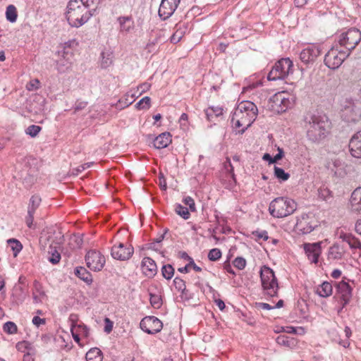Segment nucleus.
Segmentation results:
<instances>
[{
  "label": "nucleus",
  "mask_w": 361,
  "mask_h": 361,
  "mask_svg": "<svg viewBox=\"0 0 361 361\" xmlns=\"http://www.w3.org/2000/svg\"><path fill=\"white\" fill-rule=\"evenodd\" d=\"M221 257V252L218 248L212 249L208 254V258L210 261H216Z\"/></svg>",
  "instance_id": "nucleus-48"
},
{
  "label": "nucleus",
  "mask_w": 361,
  "mask_h": 361,
  "mask_svg": "<svg viewBox=\"0 0 361 361\" xmlns=\"http://www.w3.org/2000/svg\"><path fill=\"white\" fill-rule=\"evenodd\" d=\"M85 262L88 268L92 271H99L103 269L106 260L99 252L90 250L85 256Z\"/></svg>",
  "instance_id": "nucleus-9"
},
{
  "label": "nucleus",
  "mask_w": 361,
  "mask_h": 361,
  "mask_svg": "<svg viewBox=\"0 0 361 361\" xmlns=\"http://www.w3.org/2000/svg\"><path fill=\"white\" fill-rule=\"evenodd\" d=\"M175 212L177 214L185 220L188 219L190 216L188 209L181 205L180 204H176L175 205Z\"/></svg>",
  "instance_id": "nucleus-39"
},
{
  "label": "nucleus",
  "mask_w": 361,
  "mask_h": 361,
  "mask_svg": "<svg viewBox=\"0 0 361 361\" xmlns=\"http://www.w3.org/2000/svg\"><path fill=\"white\" fill-rule=\"evenodd\" d=\"M321 54V50L316 45H310L300 54V60L305 63L313 62Z\"/></svg>",
  "instance_id": "nucleus-15"
},
{
  "label": "nucleus",
  "mask_w": 361,
  "mask_h": 361,
  "mask_svg": "<svg viewBox=\"0 0 361 361\" xmlns=\"http://www.w3.org/2000/svg\"><path fill=\"white\" fill-rule=\"evenodd\" d=\"M165 233H166L160 235L159 237L155 238L154 241L151 243V247H152L154 250H157V247H156V245L161 243L164 240Z\"/></svg>",
  "instance_id": "nucleus-60"
},
{
  "label": "nucleus",
  "mask_w": 361,
  "mask_h": 361,
  "mask_svg": "<svg viewBox=\"0 0 361 361\" xmlns=\"http://www.w3.org/2000/svg\"><path fill=\"white\" fill-rule=\"evenodd\" d=\"M46 322L44 319H42L38 316H35L32 319V324L36 326H39L41 324H44Z\"/></svg>",
  "instance_id": "nucleus-61"
},
{
  "label": "nucleus",
  "mask_w": 361,
  "mask_h": 361,
  "mask_svg": "<svg viewBox=\"0 0 361 361\" xmlns=\"http://www.w3.org/2000/svg\"><path fill=\"white\" fill-rule=\"evenodd\" d=\"M328 121L320 116H311L307 126V137L313 143H319L327 133Z\"/></svg>",
  "instance_id": "nucleus-2"
},
{
  "label": "nucleus",
  "mask_w": 361,
  "mask_h": 361,
  "mask_svg": "<svg viewBox=\"0 0 361 361\" xmlns=\"http://www.w3.org/2000/svg\"><path fill=\"white\" fill-rule=\"evenodd\" d=\"M74 326H75V331L79 334H81L82 336H83L85 337H88V336H89V329L87 327V326H85L83 324H77L75 322H74Z\"/></svg>",
  "instance_id": "nucleus-47"
},
{
  "label": "nucleus",
  "mask_w": 361,
  "mask_h": 361,
  "mask_svg": "<svg viewBox=\"0 0 361 361\" xmlns=\"http://www.w3.org/2000/svg\"><path fill=\"white\" fill-rule=\"evenodd\" d=\"M233 264L235 267L240 270H242L246 266V260L242 257H238L234 259Z\"/></svg>",
  "instance_id": "nucleus-52"
},
{
  "label": "nucleus",
  "mask_w": 361,
  "mask_h": 361,
  "mask_svg": "<svg viewBox=\"0 0 361 361\" xmlns=\"http://www.w3.org/2000/svg\"><path fill=\"white\" fill-rule=\"evenodd\" d=\"M205 114L208 121H212L214 116L218 117L223 114V109L220 106H211L207 109Z\"/></svg>",
  "instance_id": "nucleus-31"
},
{
  "label": "nucleus",
  "mask_w": 361,
  "mask_h": 361,
  "mask_svg": "<svg viewBox=\"0 0 361 361\" xmlns=\"http://www.w3.org/2000/svg\"><path fill=\"white\" fill-rule=\"evenodd\" d=\"M87 104V103L86 102H77L74 107L75 111L76 112V111L83 109L84 108L86 107Z\"/></svg>",
  "instance_id": "nucleus-64"
},
{
  "label": "nucleus",
  "mask_w": 361,
  "mask_h": 361,
  "mask_svg": "<svg viewBox=\"0 0 361 361\" xmlns=\"http://www.w3.org/2000/svg\"><path fill=\"white\" fill-rule=\"evenodd\" d=\"M336 293L342 301L343 307L349 303L352 297V288L348 283L342 281L336 283Z\"/></svg>",
  "instance_id": "nucleus-14"
},
{
  "label": "nucleus",
  "mask_w": 361,
  "mask_h": 361,
  "mask_svg": "<svg viewBox=\"0 0 361 361\" xmlns=\"http://www.w3.org/2000/svg\"><path fill=\"white\" fill-rule=\"evenodd\" d=\"M79 1L82 6L85 7L86 10H92L93 15L100 4V0H79Z\"/></svg>",
  "instance_id": "nucleus-35"
},
{
  "label": "nucleus",
  "mask_w": 361,
  "mask_h": 361,
  "mask_svg": "<svg viewBox=\"0 0 361 361\" xmlns=\"http://www.w3.org/2000/svg\"><path fill=\"white\" fill-rule=\"evenodd\" d=\"M349 208L353 213L361 214V187L357 188L352 192Z\"/></svg>",
  "instance_id": "nucleus-18"
},
{
  "label": "nucleus",
  "mask_w": 361,
  "mask_h": 361,
  "mask_svg": "<svg viewBox=\"0 0 361 361\" xmlns=\"http://www.w3.org/2000/svg\"><path fill=\"white\" fill-rule=\"evenodd\" d=\"M274 176L276 178L283 181L287 180L290 177L289 173L285 172L283 169L276 166H274Z\"/></svg>",
  "instance_id": "nucleus-41"
},
{
  "label": "nucleus",
  "mask_w": 361,
  "mask_h": 361,
  "mask_svg": "<svg viewBox=\"0 0 361 361\" xmlns=\"http://www.w3.org/2000/svg\"><path fill=\"white\" fill-rule=\"evenodd\" d=\"M49 261L53 264H56L59 262L61 259V255L59 251L56 250V247L50 246L48 251Z\"/></svg>",
  "instance_id": "nucleus-34"
},
{
  "label": "nucleus",
  "mask_w": 361,
  "mask_h": 361,
  "mask_svg": "<svg viewBox=\"0 0 361 361\" xmlns=\"http://www.w3.org/2000/svg\"><path fill=\"white\" fill-rule=\"evenodd\" d=\"M34 214L32 213H27V215L25 217V224L28 228L31 229L35 228V224H34Z\"/></svg>",
  "instance_id": "nucleus-55"
},
{
  "label": "nucleus",
  "mask_w": 361,
  "mask_h": 361,
  "mask_svg": "<svg viewBox=\"0 0 361 361\" xmlns=\"http://www.w3.org/2000/svg\"><path fill=\"white\" fill-rule=\"evenodd\" d=\"M93 16L92 10H86L79 0H71L67 6L66 18L72 27H79Z\"/></svg>",
  "instance_id": "nucleus-1"
},
{
  "label": "nucleus",
  "mask_w": 361,
  "mask_h": 361,
  "mask_svg": "<svg viewBox=\"0 0 361 361\" xmlns=\"http://www.w3.org/2000/svg\"><path fill=\"white\" fill-rule=\"evenodd\" d=\"M87 361H102V353L97 348H91L86 353Z\"/></svg>",
  "instance_id": "nucleus-29"
},
{
  "label": "nucleus",
  "mask_w": 361,
  "mask_h": 361,
  "mask_svg": "<svg viewBox=\"0 0 361 361\" xmlns=\"http://www.w3.org/2000/svg\"><path fill=\"white\" fill-rule=\"evenodd\" d=\"M271 102L272 110L279 114L285 112L291 105V102L285 92L275 94Z\"/></svg>",
  "instance_id": "nucleus-10"
},
{
  "label": "nucleus",
  "mask_w": 361,
  "mask_h": 361,
  "mask_svg": "<svg viewBox=\"0 0 361 361\" xmlns=\"http://www.w3.org/2000/svg\"><path fill=\"white\" fill-rule=\"evenodd\" d=\"M293 73V63L289 58L279 60L267 75L269 80H283Z\"/></svg>",
  "instance_id": "nucleus-5"
},
{
  "label": "nucleus",
  "mask_w": 361,
  "mask_h": 361,
  "mask_svg": "<svg viewBox=\"0 0 361 361\" xmlns=\"http://www.w3.org/2000/svg\"><path fill=\"white\" fill-rule=\"evenodd\" d=\"M74 274L76 276L84 281L87 284H90L92 282V274L85 267H76L75 269Z\"/></svg>",
  "instance_id": "nucleus-26"
},
{
  "label": "nucleus",
  "mask_w": 361,
  "mask_h": 361,
  "mask_svg": "<svg viewBox=\"0 0 361 361\" xmlns=\"http://www.w3.org/2000/svg\"><path fill=\"white\" fill-rule=\"evenodd\" d=\"M161 274L166 279H171L174 274V269L171 264L164 265L161 268Z\"/></svg>",
  "instance_id": "nucleus-40"
},
{
  "label": "nucleus",
  "mask_w": 361,
  "mask_h": 361,
  "mask_svg": "<svg viewBox=\"0 0 361 361\" xmlns=\"http://www.w3.org/2000/svg\"><path fill=\"white\" fill-rule=\"evenodd\" d=\"M242 111V113H247L251 114L252 116H257L258 109L257 106L250 101H243L237 106L236 109Z\"/></svg>",
  "instance_id": "nucleus-22"
},
{
  "label": "nucleus",
  "mask_w": 361,
  "mask_h": 361,
  "mask_svg": "<svg viewBox=\"0 0 361 361\" xmlns=\"http://www.w3.org/2000/svg\"><path fill=\"white\" fill-rule=\"evenodd\" d=\"M183 36V32L181 30H176L171 37V42L176 44L180 41Z\"/></svg>",
  "instance_id": "nucleus-53"
},
{
  "label": "nucleus",
  "mask_w": 361,
  "mask_h": 361,
  "mask_svg": "<svg viewBox=\"0 0 361 361\" xmlns=\"http://www.w3.org/2000/svg\"><path fill=\"white\" fill-rule=\"evenodd\" d=\"M256 307H258V308H261V309H264V310H273L274 309V306H271L269 304L265 303V302H258V303H256Z\"/></svg>",
  "instance_id": "nucleus-62"
},
{
  "label": "nucleus",
  "mask_w": 361,
  "mask_h": 361,
  "mask_svg": "<svg viewBox=\"0 0 361 361\" xmlns=\"http://www.w3.org/2000/svg\"><path fill=\"white\" fill-rule=\"evenodd\" d=\"M329 255L334 259H341L343 256V254L339 250L338 246L334 245L330 247Z\"/></svg>",
  "instance_id": "nucleus-50"
},
{
  "label": "nucleus",
  "mask_w": 361,
  "mask_h": 361,
  "mask_svg": "<svg viewBox=\"0 0 361 361\" xmlns=\"http://www.w3.org/2000/svg\"><path fill=\"white\" fill-rule=\"evenodd\" d=\"M361 41V32L357 28H350L343 32L338 37V44L346 49V52H351Z\"/></svg>",
  "instance_id": "nucleus-6"
},
{
  "label": "nucleus",
  "mask_w": 361,
  "mask_h": 361,
  "mask_svg": "<svg viewBox=\"0 0 361 361\" xmlns=\"http://www.w3.org/2000/svg\"><path fill=\"white\" fill-rule=\"evenodd\" d=\"M142 270L143 274L152 278L156 275L157 272V267L155 262L150 257H144L142 261Z\"/></svg>",
  "instance_id": "nucleus-19"
},
{
  "label": "nucleus",
  "mask_w": 361,
  "mask_h": 361,
  "mask_svg": "<svg viewBox=\"0 0 361 361\" xmlns=\"http://www.w3.org/2000/svg\"><path fill=\"white\" fill-rule=\"evenodd\" d=\"M101 56V66L103 68H108L113 62V53L110 51H105L102 52Z\"/></svg>",
  "instance_id": "nucleus-33"
},
{
  "label": "nucleus",
  "mask_w": 361,
  "mask_h": 361,
  "mask_svg": "<svg viewBox=\"0 0 361 361\" xmlns=\"http://www.w3.org/2000/svg\"><path fill=\"white\" fill-rule=\"evenodd\" d=\"M340 238L344 242H346L350 247L353 250H358L359 255H361V243L360 241L350 233H342Z\"/></svg>",
  "instance_id": "nucleus-23"
},
{
  "label": "nucleus",
  "mask_w": 361,
  "mask_h": 361,
  "mask_svg": "<svg viewBox=\"0 0 361 361\" xmlns=\"http://www.w3.org/2000/svg\"><path fill=\"white\" fill-rule=\"evenodd\" d=\"M4 331L8 334H16L18 331L17 326L13 322H7L3 326Z\"/></svg>",
  "instance_id": "nucleus-42"
},
{
  "label": "nucleus",
  "mask_w": 361,
  "mask_h": 361,
  "mask_svg": "<svg viewBox=\"0 0 361 361\" xmlns=\"http://www.w3.org/2000/svg\"><path fill=\"white\" fill-rule=\"evenodd\" d=\"M45 297V293L43 290L42 284L35 281L33 283L32 298L35 303L42 302V299Z\"/></svg>",
  "instance_id": "nucleus-24"
},
{
  "label": "nucleus",
  "mask_w": 361,
  "mask_h": 361,
  "mask_svg": "<svg viewBox=\"0 0 361 361\" xmlns=\"http://www.w3.org/2000/svg\"><path fill=\"white\" fill-rule=\"evenodd\" d=\"M150 298V304L154 308H159L161 306V298L159 295L150 293L149 294Z\"/></svg>",
  "instance_id": "nucleus-46"
},
{
  "label": "nucleus",
  "mask_w": 361,
  "mask_h": 361,
  "mask_svg": "<svg viewBox=\"0 0 361 361\" xmlns=\"http://www.w3.org/2000/svg\"><path fill=\"white\" fill-rule=\"evenodd\" d=\"M140 328L148 334H155L159 332L162 327V322L154 316H147L140 322Z\"/></svg>",
  "instance_id": "nucleus-12"
},
{
  "label": "nucleus",
  "mask_w": 361,
  "mask_h": 361,
  "mask_svg": "<svg viewBox=\"0 0 361 361\" xmlns=\"http://www.w3.org/2000/svg\"><path fill=\"white\" fill-rule=\"evenodd\" d=\"M173 283H174L175 288L178 291H181L182 293H184V291L185 290V288H186V286H185V281L182 279L179 278V277H176L173 280Z\"/></svg>",
  "instance_id": "nucleus-49"
},
{
  "label": "nucleus",
  "mask_w": 361,
  "mask_h": 361,
  "mask_svg": "<svg viewBox=\"0 0 361 361\" xmlns=\"http://www.w3.org/2000/svg\"><path fill=\"white\" fill-rule=\"evenodd\" d=\"M332 290V285L324 281L317 288V293L321 297L326 298L331 295Z\"/></svg>",
  "instance_id": "nucleus-27"
},
{
  "label": "nucleus",
  "mask_w": 361,
  "mask_h": 361,
  "mask_svg": "<svg viewBox=\"0 0 361 361\" xmlns=\"http://www.w3.org/2000/svg\"><path fill=\"white\" fill-rule=\"evenodd\" d=\"M349 149L353 157L361 158V130L355 133L351 137Z\"/></svg>",
  "instance_id": "nucleus-17"
},
{
  "label": "nucleus",
  "mask_w": 361,
  "mask_h": 361,
  "mask_svg": "<svg viewBox=\"0 0 361 361\" xmlns=\"http://www.w3.org/2000/svg\"><path fill=\"white\" fill-rule=\"evenodd\" d=\"M6 19L11 23H14L16 21L18 14L16 8L14 5L11 4L7 6L6 11Z\"/></svg>",
  "instance_id": "nucleus-36"
},
{
  "label": "nucleus",
  "mask_w": 361,
  "mask_h": 361,
  "mask_svg": "<svg viewBox=\"0 0 361 361\" xmlns=\"http://www.w3.org/2000/svg\"><path fill=\"white\" fill-rule=\"evenodd\" d=\"M118 20L120 23L121 30L125 32H129L133 27V22L130 17L123 16L119 17Z\"/></svg>",
  "instance_id": "nucleus-30"
},
{
  "label": "nucleus",
  "mask_w": 361,
  "mask_h": 361,
  "mask_svg": "<svg viewBox=\"0 0 361 361\" xmlns=\"http://www.w3.org/2000/svg\"><path fill=\"white\" fill-rule=\"evenodd\" d=\"M350 56V52L338 50V48H331L324 56V64L330 69L338 68L343 61Z\"/></svg>",
  "instance_id": "nucleus-7"
},
{
  "label": "nucleus",
  "mask_w": 361,
  "mask_h": 361,
  "mask_svg": "<svg viewBox=\"0 0 361 361\" xmlns=\"http://www.w3.org/2000/svg\"><path fill=\"white\" fill-rule=\"evenodd\" d=\"M113 328V322L110 321L109 319H105V326H104V331L107 334L110 333L112 331Z\"/></svg>",
  "instance_id": "nucleus-59"
},
{
  "label": "nucleus",
  "mask_w": 361,
  "mask_h": 361,
  "mask_svg": "<svg viewBox=\"0 0 361 361\" xmlns=\"http://www.w3.org/2000/svg\"><path fill=\"white\" fill-rule=\"evenodd\" d=\"M257 116H252L247 113H242V111L235 110L231 118V123L235 129L240 127L243 128L238 130V133L243 134L255 121Z\"/></svg>",
  "instance_id": "nucleus-8"
},
{
  "label": "nucleus",
  "mask_w": 361,
  "mask_h": 361,
  "mask_svg": "<svg viewBox=\"0 0 361 361\" xmlns=\"http://www.w3.org/2000/svg\"><path fill=\"white\" fill-rule=\"evenodd\" d=\"M151 99L149 97H145L141 99L137 104L136 107L138 109H148L150 107Z\"/></svg>",
  "instance_id": "nucleus-43"
},
{
  "label": "nucleus",
  "mask_w": 361,
  "mask_h": 361,
  "mask_svg": "<svg viewBox=\"0 0 361 361\" xmlns=\"http://www.w3.org/2000/svg\"><path fill=\"white\" fill-rule=\"evenodd\" d=\"M304 250L308 259L312 263H317L318 258L321 254V245L319 243H306L304 245Z\"/></svg>",
  "instance_id": "nucleus-16"
},
{
  "label": "nucleus",
  "mask_w": 361,
  "mask_h": 361,
  "mask_svg": "<svg viewBox=\"0 0 361 361\" xmlns=\"http://www.w3.org/2000/svg\"><path fill=\"white\" fill-rule=\"evenodd\" d=\"M260 278L265 295L269 297L277 296L279 285L274 271L269 267H262Z\"/></svg>",
  "instance_id": "nucleus-4"
},
{
  "label": "nucleus",
  "mask_w": 361,
  "mask_h": 361,
  "mask_svg": "<svg viewBox=\"0 0 361 361\" xmlns=\"http://www.w3.org/2000/svg\"><path fill=\"white\" fill-rule=\"evenodd\" d=\"M180 0H161L158 13L159 17L165 20L169 18L177 9Z\"/></svg>",
  "instance_id": "nucleus-13"
},
{
  "label": "nucleus",
  "mask_w": 361,
  "mask_h": 361,
  "mask_svg": "<svg viewBox=\"0 0 361 361\" xmlns=\"http://www.w3.org/2000/svg\"><path fill=\"white\" fill-rule=\"evenodd\" d=\"M58 56L68 59H73V49H71L68 47H62L61 46L59 47V49L57 51Z\"/></svg>",
  "instance_id": "nucleus-37"
},
{
  "label": "nucleus",
  "mask_w": 361,
  "mask_h": 361,
  "mask_svg": "<svg viewBox=\"0 0 361 361\" xmlns=\"http://www.w3.org/2000/svg\"><path fill=\"white\" fill-rule=\"evenodd\" d=\"M41 197L38 195H32L27 207V213L35 214L41 203Z\"/></svg>",
  "instance_id": "nucleus-32"
},
{
  "label": "nucleus",
  "mask_w": 361,
  "mask_h": 361,
  "mask_svg": "<svg viewBox=\"0 0 361 361\" xmlns=\"http://www.w3.org/2000/svg\"><path fill=\"white\" fill-rule=\"evenodd\" d=\"M7 243L11 246V250L13 251L15 257L21 251L23 245L20 241L15 238H11L7 240Z\"/></svg>",
  "instance_id": "nucleus-38"
},
{
  "label": "nucleus",
  "mask_w": 361,
  "mask_h": 361,
  "mask_svg": "<svg viewBox=\"0 0 361 361\" xmlns=\"http://www.w3.org/2000/svg\"><path fill=\"white\" fill-rule=\"evenodd\" d=\"M39 87V81L37 79L32 80L27 85V89L29 91L37 90Z\"/></svg>",
  "instance_id": "nucleus-58"
},
{
  "label": "nucleus",
  "mask_w": 361,
  "mask_h": 361,
  "mask_svg": "<svg viewBox=\"0 0 361 361\" xmlns=\"http://www.w3.org/2000/svg\"><path fill=\"white\" fill-rule=\"evenodd\" d=\"M343 116L348 122L355 123L359 120L360 114L359 109L353 104L349 103V105L346 106L343 110Z\"/></svg>",
  "instance_id": "nucleus-20"
},
{
  "label": "nucleus",
  "mask_w": 361,
  "mask_h": 361,
  "mask_svg": "<svg viewBox=\"0 0 361 361\" xmlns=\"http://www.w3.org/2000/svg\"><path fill=\"white\" fill-rule=\"evenodd\" d=\"M70 240V244L73 246V248H79L82 244V239L79 235H74Z\"/></svg>",
  "instance_id": "nucleus-51"
},
{
  "label": "nucleus",
  "mask_w": 361,
  "mask_h": 361,
  "mask_svg": "<svg viewBox=\"0 0 361 361\" xmlns=\"http://www.w3.org/2000/svg\"><path fill=\"white\" fill-rule=\"evenodd\" d=\"M183 202L185 205H188L189 207V209L191 212H195L196 210L195 201L191 197L188 196L185 197L183 200Z\"/></svg>",
  "instance_id": "nucleus-54"
},
{
  "label": "nucleus",
  "mask_w": 361,
  "mask_h": 361,
  "mask_svg": "<svg viewBox=\"0 0 361 361\" xmlns=\"http://www.w3.org/2000/svg\"><path fill=\"white\" fill-rule=\"evenodd\" d=\"M318 195L319 197H321L322 199L326 200L328 197L330 196L331 192L327 188L321 187L318 190Z\"/></svg>",
  "instance_id": "nucleus-56"
},
{
  "label": "nucleus",
  "mask_w": 361,
  "mask_h": 361,
  "mask_svg": "<svg viewBox=\"0 0 361 361\" xmlns=\"http://www.w3.org/2000/svg\"><path fill=\"white\" fill-rule=\"evenodd\" d=\"M171 142V135L169 132H164L159 135L154 140L153 145L157 149H163Z\"/></svg>",
  "instance_id": "nucleus-21"
},
{
  "label": "nucleus",
  "mask_w": 361,
  "mask_h": 361,
  "mask_svg": "<svg viewBox=\"0 0 361 361\" xmlns=\"http://www.w3.org/2000/svg\"><path fill=\"white\" fill-rule=\"evenodd\" d=\"M76 317H77V316L75 315V314H71L70 316V319L72 322L71 327V334H72V336H73V338L74 341L76 343H79L80 340V334L75 331V326H74V321H75Z\"/></svg>",
  "instance_id": "nucleus-44"
},
{
  "label": "nucleus",
  "mask_w": 361,
  "mask_h": 361,
  "mask_svg": "<svg viewBox=\"0 0 361 361\" xmlns=\"http://www.w3.org/2000/svg\"><path fill=\"white\" fill-rule=\"evenodd\" d=\"M151 85L148 82H144L138 86L137 89L140 91V93H143L149 90Z\"/></svg>",
  "instance_id": "nucleus-63"
},
{
  "label": "nucleus",
  "mask_w": 361,
  "mask_h": 361,
  "mask_svg": "<svg viewBox=\"0 0 361 361\" xmlns=\"http://www.w3.org/2000/svg\"><path fill=\"white\" fill-rule=\"evenodd\" d=\"M42 128L40 126L36 125H31L26 128L25 133L32 137H35L39 134Z\"/></svg>",
  "instance_id": "nucleus-45"
},
{
  "label": "nucleus",
  "mask_w": 361,
  "mask_h": 361,
  "mask_svg": "<svg viewBox=\"0 0 361 361\" xmlns=\"http://www.w3.org/2000/svg\"><path fill=\"white\" fill-rule=\"evenodd\" d=\"M276 342L279 345L286 346L288 348H292L296 344V341L294 338L289 337L286 335H279L276 338Z\"/></svg>",
  "instance_id": "nucleus-28"
},
{
  "label": "nucleus",
  "mask_w": 361,
  "mask_h": 361,
  "mask_svg": "<svg viewBox=\"0 0 361 361\" xmlns=\"http://www.w3.org/2000/svg\"><path fill=\"white\" fill-rule=\"evenodd\" d=\"M134 252L132 245L126 246L123 243H119L112 246L111 255L114 259L120 261L128 260Z\"/></svg>",
  "instance_id": "nucleus-11"
},
{
  "label": "nucleus",
  "mask_w": 361,
  "mask_h": 361,
  "mask_svg": "<svg viewBox=\"0 0 361 361\" xmlns=\"http://www.w3.org/2000/svg\"><path fill=\"white\" fill-rule=\"evenodd\" d=\"M73 59H68L59 56V59L56 60V69L60 73H65L68 71L73 63Z\"/></svg>",
  "instance_id": "nucleus-25"
},
{
  "label": "nucleus",
  "mask_w": 361,
  "mask_h": 361,
  "mask_svg": "<svg viewBox=\"0 0 361 361\" xmlns=\"http://www.w3.org/2000/svg\"><path fill=\"white\" fill-rule=\"evenodd\" d=\"M296 203L294 200L280 197L273 200L269 206L270 214L275 218H283L293 214L296 209Z\"/></svg>",
  "instance_id": "nucleus-3"
},
{
  "label": "nucleus",
  "mask_w": 361,
  "mask_h": 361,
  "mask_svg": "<svg viewBox=\"0 0 361 361\" xmlns=\"http://www.w3.org/2000/svg\"><path fill=\"white\" fill-rule=\"evenodd\" d=\"M252 234L258 239H263L267 240L269 238L268 233L266 231H255Z\"/></svg>",
  "instance_id": "nucleus-57"
}]
</instances>
